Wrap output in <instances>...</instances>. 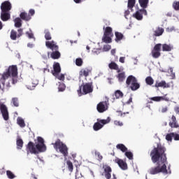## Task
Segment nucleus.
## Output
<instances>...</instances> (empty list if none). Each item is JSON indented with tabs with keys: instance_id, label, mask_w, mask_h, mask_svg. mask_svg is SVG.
Masks as SVG:
<instances>
[{
	"instance_id": "f257e3e1",
	"label": "nucleus",
	"mask_w": 179,
	"mask_h": 179,
	"mask_svg": "<svg viewBox=\"0 0 179 179\" xmlns=\"http://www.w3.org/2000/svg\"><path fill=\"white\" fill-rule=\"evenodd\" d=\"M167 150L164 146L162 145H157V147L154 148L150 152V157L152 163H157L155 166L151 167L148 170L149 174L151 176H156V174H171V171H167Z\"/></svg>"
},
{
	"instance_id": "f03ea898",
	"label": "nucleus",
	"mask_w": 179,
	"mask_h": 179,
	"mask_svg": "<svg viewBox=\"0 0 179 179\" xmlns=\"http://www.w3.org/2000/svg\"><path fill=\"white\" fill-rule=\"evenodd\" d=\"M47 150V146L45 145L44 138L41 136L37 137V141L35 143L29 141L27 145V151L31 155H38V153H43Z\"/></svg>"
},
{
	"instance_id": "7ed1b4c3",
	"label": "nucleus",
	"mask_w": 179,
	"mask_h": 179,
	"mask_svg": "<svg viewBox=\"0 0 179 179\" xmlns=\"http://www.w3.org/2000/svg\"><path fill=\"white\" fill-rule=\"evenodd\" d=\"M12 76V83L15 85L17 83V66L12 65L8 67L7 71L2 74L0 79L2 85H5V80Z\"/></svg>"
},
{
	"instance_id": "20e7f679",
	"label": "nucleus",
	"mask_w": 179,
	"mask_h": 179,
	"mask_svg": "<svg viewBox=\"0 0 179 179\" xmlns=\"http://www.w3.org/2000/svg\"><path fill=\"white\" fill-rule=\"evenodd\" d=\"M45 45L48 48L52 50V52L50 54V57L52 59H59L61 58V52L58 51L59 47L54 41H46Z\"/></svg>"
},
{
	"instance_id": "39448f33",
	"label": "nucleus",
	"mask_w": 179,
	"mask_h": 179,
	"mask_svg": "<svg viewBox=\"0 0 179 179\" xmlns=\"http://www.w3.org/2000/svg\"><path fill=\"white\" fill-rule=\"evenodd\" d=\"M52 145L56 150L59 149L60 153H62L63 156L65 157L68 156V147L66 145L64 144L61 140L57 139L55 143H52Z\"/></svg>"
},
{
	"instance_id": "423d86ee",
	"label": "nucleus",
	"mask_w": 179,
	"mask_h": 179,
	"mask_svg": "<svg viewBox=\"0 0 179 179\" xmlns=\"http://www.w3.org/2000/svg\"><path fill=\"white\" fill-rule=\"evenodd\" d=\"M82 86H83V94H89V93L93 92V83H87L80 86L78 90V94H82Z\"/></svg>"
},
{
	"instance_id": "0eeeda50",
	"label": "nucleus",
	"mask_w": 179,
	"mask_h": 179,
	"mask_svg": "<svg viewBox=\"0 0 179 179\" xmlns=\"http://www.w3.org/2000/svg\"><path fill=\"white\" fill-rule=\"evenodd\" d=\"M97 122H95L93 126L94 131H99V129H101L104 125L106 124L110 123V121H111V118L110 117H108L106 120H97Z\"/></svg>"
},
{
	"instance_id": "6e6552de",
	"label": "nucleus",
	"mask_w": 179,
	"mask_h": 179,
	"mask_svg": "<svg viewBox=\"0 0 179 179\" xmlns=\"http://www.w3.org/2000/svg\"><path fill=\"white\" fill-rule=\"evenodd\" d=\"M160 51H162V43H157L154 46L151 52L152 57L155 59L159 58L162 55Z\"/></svg>"
},
{
	"instance_id": "1a4fd4ad",
	"label": "nucleus",
	"mask_w": 179,
	"mask_h": 179,
	"mask_svg": "<svg viewBox=\"0 0 179 179\" xmlns=\"http://www.w3.org/2000/svg\"><path fill=\"white\" fill-rule=\"evenodd\" d=\"M0 111L2 114V117L5 121L9 120V112L8 111V107L3 103L0 102Z\"/></svg>"
},
{
	"instance_id": "9d476101",
	"label": "nucleus",
	"mask_w": 179,
	"mask_h": 179,
	"mask_svg": "<svg viewBox=\"0 0 179 179\" xmlns=\"http://www.w3.org/2000/svg\"><path fill=\"white\" fill-rule=\"evenodd\" d=\"M17 32L15 29H12L10 34V38L13 41H16L17 38H20V37H22L23 36V29H18Z\"/></svg>"
},
{
	"instance_id": "9b49d317",
	"label": "nucleus",
	"mask_w": 179,
	"mask_h": 179,
	"mask_svg": "<svg viewBox=\"0 0 179 179\" xmlns=\"http://www.w3.org/2000/svg\"><path fill=\"white\" fill-rule=\"evenodd\" d=\"M99 113H104L108 110V103L107 101H101L96 106Z\"/></svg>"
},
{
	"instance_id": "f8f14e48",
	"label": "nucleus",
	"mask_w": 179,
	"mask_h": 179,
	"mask_svg": "<svg viewBox=\"0 0 179 179\" xmlns=\"http://www.w3.org/2000/svg\"><path fill=\"white\" fill-rule=\"evenodd\" d=\"M138 3L143 9L140 10L142 15H145V16L148 15V11H146V8H148V5H149V0H138Z\"/></svg>"
},
{
	"instance_id": "ddd939ff",
	"label": "nucleus",
	"mask_w": 179,
	"mask_h": 179,
	"mask_svg": "<svg viewBox=\"0 0 179 179\" xmlns=\"http://www.w3.org/2000/svg\"><path fill=\"white\" fill-rule=\"evenodd\" d=\"M12 9V4L9 1H3L1 5V12H9Z\"/></svg>"
},
{
	"instance_id": "4468645a",
	"label": "nucleus",
	"mask_w": 179,
	"mask_h": 179,
	"mask_svg": "<svg viewBox=\"0 0 179 179\" xmlns=\"http://www.w3.org/2000/svg\"><path fill=\"white\" fill-rule=\"evenodd\" d=\"M115 163H117L120 167L122 170H127L128 169V165L127 164V162H124V160L120 159V158H116L115 160Z\"/></svg>"
},
{
	"instance_id": "2eb2a0df",
	"label": "nucleus",
	"mask_w": 179,
	"mask_h": 179,
	"mask_svg": "<svg viewBox=\"0 0 179 179\" xmlns=\"http://www.w3.org/2000/svg\"><path fill=\"white\" fill-rule=\"evenodd\" d=\"M51 73L53 75V76H57V73H61V66L59 65V63H54L53 70H52Z\"/></svg>"
},
{
	"instance_id": "dca6fc26",
	"label": "nucleus",
	"mask_w": 179,
	"mask_h": 179,
	"mask_svg": "<svg viewBox=\"0 0 179 179\" xmlns=\"http://www.w3.org/2000/svg\"><path fill=\"white\" fill-rule=\"evenodd\" d=\"M92 73V68L86 67L80 71L79 76L80 77L85 76V78H87V76H89V73Z\"/></svg>"
},
{
	"instance_id": "f3484780",
	"label": "nucleus",
	"mask_w": 179,
	"mask_h": 179,
	"mask_svg": "<svg viewBox=\"0 0 179 179\" xmlns=\"http://www.w3.org/2000/svg\"><path fill=\"white\" fill-rule=\"evenodd\" d=\"M104 169V176L106 179H110L111 178V172L113 170L111 169V167L110 166L106 165L103 166Z\"/></svg>"
},
{
	"instance_id": "a211bd4d",
	"label": "nucleus",
	"mask_w": 179,
	"mask_h": 179,
	"mask_svg": "<svg viewBox=\"0 0 179 179\" xmlns=\"http://www.w3.org/2000/svg\"><path fill=\"white\" fill-rule=\"evenodd\" d=\"M153 87H163L164 89H166L167 87H170V85L167 84L164 80L159 81L157 80L155 86Z\"/></svg>"
},
{
	"instance_id": "6ab92c4d",
	"label": "nucleus",
	"mask_w": 179,
	"mask_h": 179,
	"mask_svg": "<svg viewBox=\"0 0 179 179\" xmlns=\"http://www.w3.org/2000/svg\"><path fill=\"white\" fill-rule=\"evenodd\" d=\"M166 95H164L163 96H154L150 98V100H152V101H170V98L166 96Z\"/></svg>"
},
{
	"instance_id": "aec40b11",
	"label": "nucleus",
	"mask_w": 179,
	"mask_h": 179,
	"mask_svg": "<svg viewBox=\"0 0 179 179\" xmlns=\"http://www.w3.org/2000/svg\"><path fill=\"white\" fill-rule=\"evenodd\" d=\"M0 17L3 22H8L10 19V13L8 11H1Z\"/></svg>"
},
{
	"instance_id": "412c9836",
	"label": "nucleus",
	"mask_w": 179,
	"mask_h": 179,
	"mask_svg": "<svg viewBox=\"0 0 179 179\" xmlns=\"http://www.w3.org/2000/svg\"><path fill=\"white\" fill-rule=\"evenodd\" d=\"M20 18H21V20H24L25 22H29V20H31V16L30 14L26 13V12H22L20 14Z\"/></svg>"
},
{
	"instance_id": "4be33fe9",
	"label": "nucleus",
	"mask_w": 179,
	"mask_h": 179,
	"mask_svg": "<svg viewBox=\"0 0 179 179\" xmlns=\"http://www.w3.org/2000/svg\"><path fill=\"white\" fill-rule=\"evenodd\" d=\"M154 34L153 36L155 37H160L164 33V29L162 27H158L155 29H154Z\"/></svg>"
},
{
	"instance_id": "5701e85b",
	"label": "nucleus",
	"mask_w": 179,
	"mask_h": 179,
	"mask_svg": "<svg viewBox=\"0 0 179 179\" xmlns=\"http://www.w3.org/2000/svg\"><path fill=\"white\" fill-rule=\"evenodd\" d=\"M137 79L134 76H129L126 80V85L128 86H131Z\"/></svg>"
},
{
	"instance_id": "b1692460",
	"label": "nucleus",
	"mask_w": 179,
	"mask_h": 179,
	"mask_svg": "<svg viewBox=\"0 0 179 179\" xmlns=\"http://www.w3.org/2000/svg\"><path fill=\"white\" fill-rule=\"evenodd\" d=\"M127 87H129L131 90L133 92H135L136 90H138L139 87H141V85L138 83V80L132 83L131 85H129Z\"/></svg>"
},
{
	"instance_id": "393cba45",
	"label": "nucleus",
	"mask_w": 179,
	"mask_h": 179,
	"mask_svg": "<svg viewBox=\"0 0 179 179\" xmlns=\"http://www.w3.org/2000/svg\"><path fill=\"white\" fill-rule=\"evenodd\" d=\"M171 120L172 122H169L171 128H178L179 125L177 124V118L174 115H172Z\"/></svg>"
},
{
	"instance_id": "a878e982",
	"label": "nucleus",
	"mask_w": 179,
	"mask_h": 179,
	"mask_svg": "<svg viewBox=\"0 0 179 179\" xmlns=\"http://www.w3.org/2000/svg\"><path fill=\"white\" fill-rule=\"evenodd\" d=\"M108 66L110 69H114L115 71H117L119 73V72H121V70H120V67L118 66V64L114 62H111L109 64Z\"/></svg>"
},
{
	"instance_id": "bb28decb",
	"label": "nucleus",
	"mask_w": 179,
	"mask_h": 179,
	"mask_svg": "<svg viewBox=\"0 0 179 179\" xmlns=\"http://www.w3.org/2000/svg\"><path fill=\"white\" fill-rule=\"evenodd\" d=\"M115 41H116V43L121 41V40L124 38V34H122L121 32H118V31L115 32Z\"/></svg>"
},
{
	"instance_id": "cd10ccee",
	"label": "nucleus",
	"mask_w": 179,
	"mask_h": 179,
	"mask_svg": "<svg viewBox=\"0 0 179 179\" xmlns=\"http://www.w3.org/2000/svg\"><path fill=\"white\" fill-rule=\"evenodd\" d=\"M116 148L119 150H121V152H122L123 153H125V152H128V148L124 144H117L116 145Z\"/></svg>"
},
{
	"instance_id": "c85d7f7f",
	"label": "nucleus",
	"mask_w": 179,
	"mask_h": 179,
	"mask_svg": "<svg viewBox=\"0 0 179 179\" xmlns=\"http://www.w3.org/2000/svg\"><path fill=\"white\" fill-rule=\"evenodd\" d=\"M102 41L106 43V44H110V43L113 42V39L110 37V35H103L102 38Z\"/></svg>"
},
{
	"instance_id": "c756f323",
	"label": "nucleus",
	"mask_w": 179,
	"mask_h": 179,
	"mask_svg": "<svg viewBox=\"0 0 179 179\" xmlns=\"http://www.w3.org/2000/svg\"><path fill=\"white\" fill-rule=\"evenodd\" d=\"M104 36H113V28L111 27H106L104 31Z\"/></svg>"
},
{
	"instance_id": "7c9ffc66",
	"label": "nucleus",
	"mask_w": 179,
	"mask_h": 179,
	"mask_svg": "<svg viewBox=\"0 0 179 179\" xmlns=\"http://www.w3.org/2000/svg\"><path fill=\"white\" fill-rule=\"evenodd\" d=\"M37 85H38V80H37V79L36 78H33L31 79V80L29 82L28 86L31 88V87H36Z\"/></svg>"
},
{
	"instance_id": "2f4dec72",
	"label": "nucleus",
	"mask_w": 179,
	"mask_h": 179,
	"mask_svg": "<svg viewBox=\"0 0 179 179\" xmlns=\"http://www.w3.org/2000/svg\"><path fill=\"white\" fill-rule=\"evenodd\" d=\"M17 123L21 128H24L26 127V123L22 117H17Z\"/></svg>"
},
{
	"instance_id": "473e14b6",
	"label": "nucleus",
	"mask_w": 179,
	"mask_h": 179,
	"mask_svg": "<svg viewBox=\"0 0 179 179\" xmlns=\"http://www.w3.org/2000/svg\"><path fill=\"white\" fill-rule=\"evenodd\" d=\"M134 17L137 19V20H142L143 19V15H142V12L140 10L136 11L135 14H134Z\"/></svg>"
},
{
	"instance_id": "72a5a7b5",
	"label": "nucleus",
	"mask_w": 179,
	"mask_h": 179,
	"mask_svg": "<svg viewBox=\"0 0 179 179\" xmlns=\"http://www.w3.org/2000/svg\"><path fill=\"white\" fill-rule=\"evenodd\" d=\"M15 27H22V20L20 17H16L14 20Z\"/></svg>"
},
{
	"instance_id": "f704fd0d",
	"label": "nucleus",
	"mask_w": 179,
	"mask_h": 179,
	"mask_svg": "<svg viewBox=\"0 0 179 179\" xmlns=\"http://www.w3.org/2000/svg\"><path fill=\"white\" fill-rule=\"evenodd\" d=\"M145 83L148 85V86H152L155 83V80L151 76H148L145 78Z\"/></svg>"
},
{
	"instance_id": "c9c22d12",
	"label": "nucleus",
	"mask_w": 179,
	"mask_h": 179,
	"mask_svg": "<svg viewBox=\"0 0 179 179\" xmlns=\"http://www.w3.org/2000/svg\"><path fill=\"white\" fill-rule=\"evenodd\" d=\"M16 145L17 149H22V148H23V140L20 138H17Z\"/></svg>"
},
{
	"instance_id": "e433bc0d",
	"label": "nucleus",
	"mask_w": 179,
	"mask_h": 179,
	"mask_svg": "<svg viewBox=\"0 0 179 179\" xmlns=\"http://www.w3.org/2000/svg\"><path fill=\"white\" fill-rule=\"evenodd\" d=\"M119 82H124L125 80V73H120L117 76Z\"/></svg>"
},
{
	"instance_id": "4c0bfd02",
	"label": "nucleus",
	"mask_w": 179,
	"mask_h": 179,
	"mask_svg": "<svg viewBox=\"0 0 179 179\" xmlns=\"http://www.w3.org/2000/svg\"><path fill=\"white\" fill-rule=\"evenodd\" d=\"M66 88V86L64 83H59V87H58L59 92H64Z\"/></svg>"
},
{
	"instance_id": "58836bf2",
	"label": "nucleus",
	"mask_w": 179,
	"mask_h": 179,
	"mask_svg": "<svg viewBox=\"0 0 179 179\" xmlns=\"http://www.w3.org/2000/svg\"><path fill=\"white\" fill-rule=\"evenodd\" d=\"M136 0H128L127 6L129 9H132L135 6Z\"/></svg>"
},
{
	"instance_id": "ea45409f",
	"label": "nucleus",
	"mask_w": 179,
	"mask_h": 179,
	"mask_svg": "<svg viewBox=\"0 0 179 179\" xmlns=\"http://www.w3.org/2000/svg\"><path fill=\"white\" fill-rule=\"evenodd\" d=\"M56 79L64 82L65 80V75L57 73V76H54Z\"/></svg>"
},
{
	"instance_id": "a19ab883",
	"label": "nucleus",
	"mask_w": 179,
	"mask_h": 179,
	"mask_svg": "<svg viewBox=\"0 0 179 179\" xmlns=\"http://www.w3.org/2000/svg\"><path fill=\"white\" fill-rule=\"evenodd\" d=\"M115 96L116 99H121V97H124V94L122 93V92H121L120 90H117L115 92Z\"/></svg>"
},
{
	"instance_id": "79ce46f5",
	"label": "nucleus",
	"mask_w": 179,
	"mask_h": 179,
	"mask_svg": "<svg viewBox=\"0 0 179 179\" xmlns=\"http://www.w3.org/2000/svg\"><path fill=\"white\" fill-rule=\"evenodd\" d=\"M125 156L129 160H134V154H132V152L126 151Z\"/></svg>"
},
{
	"instance_id": "37998d69",
	"label": "nucleus",
	"mask_w": 179,
	"mask_h": 179,
	"mask_svg": "<svg viewBox=\"0 0 179 179\" xmlns=\"http://www.w3.org/2000/svg\"><path fill=\"white\" fill-rule=\"evenodd\" d=\"M171 46L167 44L162 45V51H171Z\"/></svg>"
},
{
	"instance_id": "c03bdc74",
	"label": "nucleus",
	"mask_w": 179,
	"mask_h": 179,
	"mask_svg": "<svg viewBox=\"0 0 179 179\" xmlns=\"http://www.w3.org/2000/svg\"><path fill=\"white\" fill-rule=\"evenodd\" d=\"M66 164L68 166V169L72 173L73 171V164H72V162L67 161Z\"/></svg>"
},
{
	"instance_id": "a18cd8bd",
	"label": "nucleus",
	"mask_w": 179,
	"mask_h": 179,
	"mask_svg": "<svg viewBox=\"0 0 179 179\" xmlns=\"http://www.w3.org/2000/svg\"><path fill=\"white\" fill-rule=\"evenodd\" d=\"M6 175H7V177L9 179H13V178H16V176H15L12 171H6Z\"/></svg>"
},
{
	"instance_id": "49530a36",
	"label": "nucleus",
	"mask_w": 179,
	"mask_h": 179,
	"mask_svg": "<svg viewBox=\"0 0 179 179\" xmlns=\"http://www.w3.org/2000/svg\"><path fill=\"white\" fill-rule=\"evenodd\" d=\"M76 65H77V66H82V65H83V60L82 58H77L76 59Z\"/></svg>"
},
{
	"instance_id": "de8ad7c7",
	"label": "nucleus",
	"mask_w": 179,
	"mask_h": 179,
	"mask_svg": "<svg viewBox=\"0 0 179 179\" xmlns=\"http://www.w3.org/2000/svg\"><path fill=\"white\" fill-rule=\"evenodd\" d=\"M173 136H174V133L168 134L166 136V141H173Z\"/></svg>"
},
{
	"instance_id": "09e8293b",
	"label": "nucleus",
	"mask_w": 179,
	"mask_h": 179,
	"mask_svg": "<svg viewBox=\"0 0 179 179\" xmlns=\"http://www.w3.org/2000/svg\"><path fill=\"white\" fill-rule=\"evenodd\" d=\"M45 40H51V38H52L51 37V33H50V31H45Z\"/></svg>"
},
{
	"instance_id": "8fccbe9b",
	"label": "nucleus",
	"mask_w": 179,
	"mask_h": 179,
	"mask_svg": "<svg viewBox=\"0 0 179 179\" xmlns=\"http://www.w3.org/2000/svg\"><path fill=\"white\" fill-rule=\"evenodd\" d=\"M12 101L15 107H19V99H17V98H13Z\"/></svg>"
},
{
	"instance_id": "3c124183",
	"label": "nucleus",
	"mask_w": 179,
	"mask_h": 179,
	"mask_svg": "<svg viewBox=\"0 0 179 179\" xmlns=\"http://www.w3.org/2000/svg\"><path fill=\"white\" fill-rule=\"evenodd\" d=\"M173 8L175 10H179V1H174L173 3Z\"/></svg>"
},
{
	"instance_id": "603ef678",
	"label": "nucleus",
	"mask_w": 179,
	"mask_h": 179,
	"mask_svg": "<svg viewBox=\"0 0 179 179\" xmlns=\"http://www.w3.org/2000/svg\"><path fill=\"white\" fill-rule=\"evenodd\" d=\"M111 50V45H104L103 48V51L107 52Z\"/></svg>"
},
{
	"instance_id": "864d4df0",
	"label": "nucleus",
	"mask_w": 179,
	"mask_h": 179,
	"mask_svg": "<svg viewBox=\"0 0 179 179\" xmlns=\"http://www.w3.org/2000/svg\"><path fill=\"white\" fill-rule=\"evenodd\" d=\"M26 34L29 38H34V34L33 33L27 31Z\"/></svg>"
},
{
	"instance_id": "5fc2aeb1",
	"label": "nucleus",
	"mask_w": 179,
	"mask_h": 179,
	"mask_svg": "<svg viewBox=\"0 0 179 179\" xmlns=\"http://www.w3.org/2000/svg\"><path fill=\"white\" fill-rule=\"evenodd\" d=\"M114 124H115V125H118L119 127H122L124 125L122 122H120V121H118V120H115Z\"/></svg>"
},
{
	"instance_id": "6e6d98bb",
	"label": "nucleus",
	"mask_w": 179,
	"mask_h": 179,
	"mask_svg": "<svg viewBox=\"0 0 179 179\" xmlns=\"http://www.w3.org/2000/svg\"><path fill=\"white\" fill-rule=\"evenodd\" d=\"M95 155L98 157L99 160H103V156H101V154H100L99 152H96Z\"/></svg>"
},
{
	"instance_id": "4d7b16f0",
	"label": "nucleus",
	"mask_w": 179,
	"mask_h": 179,
	"mask_svg": "<svg viewBox=\"0 0 179 179\" xmlns=\"http://www.w3.org/2000/svg\"><path fill=\"white\" fill-rule=\"evenodd\" d=\"M118 113V115L120 117H124V115H125V114H129V112H127V113H122V111H117Z\"/></svg>"
},
{
	"instance_id": "13d9d810",
	"label": "nucleus",
	"mask_w": 179,
	"mask_h": 179,
	"mask_svg": "<svg viewBox=\"0 0 179 179\" xmlns=\"http://www.w3.org/2000/svg\"><path fill=\"white\" fill-rule=\"evenodd\" d=\"M34 13H36V11L34 10V9H30L28 15H30V16L31 17L34 15Z\"/></svg>"
},
{
	"instance_id": "bf43d9fd",
	"label": "nucleus",
	"mask_w": 179,
	"mask_h": 179,
	"mask_svg": "<svg viewBox=\"0 0 179 179\" xmlns=\"http://www.w3.org/2000/svg\"><path fill=\"white\" fill-rule=\"evenodd\" d=\"M173 139H174V141H179V134L174 133Z\"/></svg>"
},
{
	"instance_id": "052dcab7",
	"label": "nucleus",
	"mask_w": 179,
	"mask_h": 179,
	"mask_svg": "<svg viewBox=\"0 0 179 179\" xmlns=\"http://www.w3.org/2000/svg\"><path fill=\"white\" fill-rule=\"evenodd\" d=\"M119 61L121 62V64H124L125 62V57H120Z\"/></svg>"
},
{
	"instance_id": "680f3d73",
	"label": "nucleus",
	"mask_w": 179,
	"mask_h": 179,
	"mask_svg": "<svg viewBox=\"0 0 179 179\" xmlns=\"http://www.w3.org/2000/svg\"><path fill=\"white\" fill-rule=\"evenodd\" d=\"M169 71L171 72V76L176 77V73L173 72V68H170Z\"/></svg>"
},
{
	"instance_id": "e2e57ef3",
	"label": "nucleus",
	"mask_w": 179,
	"mask_h": 179,
	"mask_svg": "<svg viewBox=\"0 0 179 179\" xmlns=\"http://www.w3.org/2000/svg\"><path fill=\"white\" fill-rule=\"evenodd\" d=\"M168 110H169V108L164 107V108H162V113H167Z\"/></svg>"
},
{
	"instance_id": "0e129e2a",
	"label": "nucleus",
	"mask_w": 179,
	"mask_h": 179,
	"mask_svg": "<svg viewBox=\"0 0 179 179\" xmlns=\"http://www.w3.org/2000/svg\"><path fill=\"white\" fill-rule=\"evenodd\" d=\"M85 1L86 0H74V2H76V3H82V2H85Z\"/></svg>"
},
{
	"instance_id": "69168bd1",
	"label": "nucleus",
	"mask_w": 179,
	"mask_h": 179,
	"mask_svg": "<svg viewBox=\"0 0 179 179\" xmlns=\"http://www.w3.org/2000/svg\"><path fill=\"white\" fill-rule=\"evenodd\" d=\"M131 103H132V96H131L128 101L126 102V104H131Z\"/></svg>"
},
{
	"instance_id": "338daca9",
	"label": "nucleus",
	"mask_w": 179,
	"mask_h": 179,
	"mask_svg": "<svg viewBox=\"0 0 179 179\" xmlns=\"http://www.w3.org/2000/svg\"><path fill=\"white\" fill-rule=\"evenodd\" d=\"M110 52L112 55H115V49H113Z\"/></svg>"
},
{
	"instance_id": "774afa93",
	"label": "nucleus",
	"mask_w": 179,
	"mask_h": 179,
	"mask_svg": "<svg viewBox=\"0 0 179 179\" xmlns=\"http://www.w3.org/2000/svg\"><path fill=\"white\" fill-rule=\"evenodd\" d=\"M175 111H176V113H179V107H176L175 108Z\"/></svg>"
}]
</instances>
